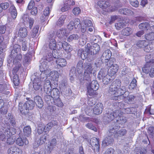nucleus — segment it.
<instances>
[{"instance_id": "nucleus-1", "label": "nucleus", "mask_w": 154, "mask_h": 154, "mask_svg": "<svg viewBox=\"0 0 154 154\" xmlns=\"http://www.w3.org/2000/svg\"><path fill=\"white\" fill-rule=\"evenodd\" d=\"M121 85L120 80L117 79L111 84L109 89L108 93L112 100H119L124 98V94L125 92L123 89L120 88Z\"/></svg>"}, {"instance_id": "nucleus-2", "label": "nucleus", "mask_w": 154, "mask_h": 154, "mask_svg": "<svg viewBox=\"0 0 154 154\" xmlns=\"http://www.w3.org/2000/svg\"><path fill=\"white\" fill-rule=\"evenodd\" d=\"M14 132L11 131V129H6L4 133L0 131V140L3 141H6L7 143L8 144L11 145L15 142V138H13V135L15 134L16 130L14 128H12Z\"/></svg>"}, {"instance_id": "nucleus-3", "label": "nucleus", "mask_w": 154, "mask_h": 154, "mask_svg": "<svg viewBox=\"0 0 154 154\" xmlns=\"http://www.w3.org/2000/svg\"><path fill=\"white\" fill-rule=\"evenodd\" d=\"M34 105L32 100L27 101L24 103L20 102L19 104V109L21 113L26 114L29 112V110L33 109Z\"/></svg>"}, {"instance_id": "nucleus-4", "label": "nucleus", "mask_w": 154, "mask_h": 154, "mask_svg": "<svg viewBox=\"0 0 154 154\" xmlns=\"http://www.w3.org/2000/svg\"><path fill=\"white\" fill-rule=\"evenodd\" d=\"M116 105L118 106V109L116 110L112 113H110L108 115V117L109 119L108 120L109 121H111L113 120L115 118L118 116L120 117L123 114V112L122 111V110L123 109V107L125 105L121 102H118L116 103Z\"/></svg>"}, {"instance_id": "nucleus-5", "label": "nucleus", "mask_w": 154, "mask_h": 154, "mask_svg": "<svg viewBox=\"0 0 154 154\" xmlns=\"http://www.w3.org/2000/svg\"><path fill=\"white\" fill-rule=\"evenodd\" d=\"M90 147L95 152H98L100 150L99 140L96 138H91L90 140Z\"/></svg>"}, {"instance_id": "nucleus-6", "label": "nucleus", "mask_w": 154, "mask_h": 154, "mask_svg": "<svg viewBox=\"0 0 154 154\" xmlns=\"http://www.w3.org/2000/svg\"><path fill=\"white\" fill-rule=\"evenodd\" d=\"M91 49L92 50V46L90 43H88L85 46V50L82 48H80L78 50V54L81 57L83 54L85 56L86 55L85 57H86L88 55L92 52Z\"/></svg>"}, {"instance_id": "nucleus-7", "label": "nucleus", "mask_w": 154, "mask_h": 154, "mask_svg": "<svg viewBox=\"0 0 154 154\" xmlns=\"http://www.w3.org/2000/svg\"><path fill=\"white\" fill-rule=\"evenodd\" d=\"M109 133L110 134V135H112V134L114 132L115 136L117 137H121L124 136L126 135L127 133V130L125 129H122L119 130V131H116L115 132V130L114 128H109Z\"/></svg>"}, {"instance_id": "nucleus-8", "label": "nucleus", "mask_w": 154, "mask_h": 154, "mask_svg": "<svg viewBox=\"0 0 154 154\" xmlns=\"http://www.w3.org/2000/svg\"><path fill=\"white\" fill-rule=\"evenodd\" d=\"M63 3L64 6L61 9L62 12L69 10L70 9L71 6H73L75 4V2L73 0H64Z\"/></svg>"}, {"instance_id": "nucleus-9", "label": "nucleus", "mask_w": 154, "mask_h": 154, "mask_svg": "<svg viewBox=\"0 0 154 154\" xmlns=\"http://www.w3.org/2000/svg\"><path fill=\"white\" fill-rule=\"evenodd\" d=\"M23 133H20L19 134V137H30L31 135L32 130L30 126L28 125L24 127L23 129Z\"/></svg>"}, {"instance_id": "nucleus-10", "label": "nucleus", "mask_w": 154, "mask_h": 154, "mask_svg": "<svg viewBox=\"0 0 154 154\" xmlns=\"http://www.w3.org/2000/svg\"><path fill=\"white\" fill-rule=\"evenodd\" d=\"M119 66L117 64H114L112 66L108 68V75L112 76L116 74L119 69Z\"/></svg>"}, {"instance_id": "nucleus-11", "label": "nucleus", "mask_w": 154, "mask_h": 154, "mask_svg": "<svg viewBox=\"0 0 154 154\" xmlns=\"http://www.w3.org/2000/svg\"><path fill=\"white\" fill-rule=\"evenodd\" d=\"M9 154H22V150L15 146L11 147L8 150Z\"/></svg>"}, {"instance_id": "nucleus-12", "label": "nucleus", "mask_w": 154, "mask_h": 154, "mask_svg": "<svg viewBox=\"0 0 154 154\" xmlns=\"http://www.w3.org/2000/svg\"><path fill=\"white\" fill-rule=\"evenodd\" d=\"M42 81L39 78H35L33 82V87L35 91L42 89Z\"/></svg>"}, {"instance_id": "nucleus-13", "label": "nucleus", "mask_w": 154, "mask_h": 154, "mask_svg": "<svg viewBox=\"0 0 154 154\" xmlns=\"http://www.w3.org/2000/svg\"><path fill=\"white\" fill-rule=\"evenodd\" d=\"M57 68H59L66 66L67 64L66 60L63 58H58L56 60Z\"/></svg>"}, {"instance_id": "nucleus-14", "label": "nucleus", "mask_w": 154, "mask_h": 154, "mask_svg": "<svg viewBox=\"0 0 154 154\" xmlns=\"http://www.w3.org/2000/svg\"><path fill=\"white\" fill-rule=\"evenodd\" d=\"M103 109V106L102 103H98L93 108V112L96 115H99L102 113Z\"/></svg>"}, {"instance_id": "nucleus-15", "label": "nucleus", "mask_w": 154, "mask_h": 154, "mask_svg": "<svg viewBox=\"0 0 154 154\" xmlns=\"http://www.w3.org/2000/svg\"><path fill=\"white\" fill-rule=\"evenodd\" d=\"M58 126V122L56 120H52L49 122L45 126V132H48L52 127Z\"/></svg>"}, {"instance_id": "nucleus-16", "label": "nucleus", "mask_w": 154, "mask_h": 154, "mask_svg": "<svg viewBox=\"0 0 154 154\" xmlns=\"http://www.w3.org/2000/svg\"><path fill=\"white\" fill-rule=\"evenodd\" d=\"M22 137H19L17 138L16 140V143L17 144L20 146H23L24 144L25 145H27L29 143V141L28 139L26 137L23 138Z\"/></svg>"}, {"instance_id": "nucleus-17", "label": "nucleus", "mask_w": 154, "mask_h": 154, "mask_svg": "<svg viewBox=\"0 0 154 154\" xmlns=\"http://www.w3.org/2000/svg\"><path fill=\"white\" fill-rule=\"evenodd\" d=\"M43 15H42L40 17V19L44 22L47 20L50 14V10L49 7H47L45 8L43 11Z\"/></svg>"}, {"instance_id": "nucleus-18", "label": "nucleus", "mask_w": 154, "mask_h": 154, "mask_svg": "<svg viewBox=\"0 0 154 154\" xmlns=\"http://www.w3.org/2000/svg\"><path fill=\"white\" fill-rule=\"evenodd\" d=\"M44 89L47 94H48L50 93L51 90V82L48 79L45 81L44 85Z\"/></svg>"}, {"instance_id": "nucleus-19", "label": "nucleus", "mask_w": 154, "mask_h": 154, "mask_svg": "<svg viewBox=\"0 0 154 154\" xmlns=\"http://www.w3.org/2000/svg\"><path fill=\"white\" fill-rule=\"evenodd\" d=\"M7 44L4 41V36L0 34V55L2 53L4 49L6 48Z\"/></svg>"}, {"instance_id": "nucleus-20", "label": "nucleus", "mask_w": 154, "mask_h": 154, "mask_svg": "<svg viewBox=\"0 0 154 154\" xmlns=\"http://www.w3.org/2000/svg\"><path fill=\"white\" fill-rule=\"evenodd\" d=\"M28 31L26 28L25 27H21L19 29L18 36L23 38L26 37L27 35Z\"/></svg>"}, {"instance_id": "nucleus-21", "label": "nucleus", "mask_w": 154, "mask_h": 154, "mask_svg": "<svg viewBox=\"0 0 154 154\" xmlns=\"http://www.w3.org/2000/svg\"><path fill=\"white\" fill-rule=\"evenodd\" d=\"M48 46L49 48L52 50V52L53 51H55L56 50V42L55 39L53 38H49Z\"/></svg>"}, {"instance_id": "nucleus-22", "label": "nucleus", "mask_w": 154, "mask_h": 154, "mask_svg": "<svg viewBox=\"0 0 154 154\" xmlns=\"http://www.w3.org/2000/svg\"><path fill=\"white\" fill-rule=\"evenodd\" d=\"M34 102L37 106L39 108H42L43 105V102L41 97L36 96L34 98Z\"/></svg>"}, {"instance_id": "nucleus-23", "label": "nucleus", "mask_w": 154, "mask_h": 154, "mask_svg": "<svg viewBox=\"0 0 154 154\" xmlns=\"http://www.w3.org/2000/svg\"><path fill=\"white\" fill-rule=\"evenodd\" d=\"M114 140L111 136H108L106 137L103 141V144L104 146H107L109 144L112 143Z\"/></svg>"}, {"instance_id": "nucleus-24", "label": "nucleus", "mask_w": 154, "mask_h": 154, "mask_svg": "<svg viewBox=\"0 0 154 154\" xmlns=\"http://www.w3.org/2000/svg\"><path fill=\"white\" fill-rule=\"evenodd\" d=\"M47 134H45L43 135L40 138L35 141V143L37 144L38 146L42 145L45 143L47 140Z\"/></svg>"}, {"instance_id": "nucleus-25", "label": "nucleus", "mask_w": 154, "mask_h": 154, "mask_svg": "<svg viewBox=\"0 0 154 154\" xmlns=\"http://www.w3.org/2000/svg\"><path fill=\"white\" fill-rule=\"evenodd\" d=\"M121 34L123 36H129L132 33V29L129 27H126L121 31Z\"/></svg>"}, {"instance_id": "nucleus-26", "label": "nucleus", "mask_w": 154, "mask_h": 154, "mask_svg": "<svg viewBox=\"0 0 154 154\" xmlns=\"http://www.w3.org/2000/svg\"><path fill=\"white\" fill-rule=\"evenodd\" d=\"M84 68L85 73H86L88 74H92L93 69L91 63H86L85 65Z\"/></svg>"}, {"instance_id": "nucleus-27", "label": "nucleus", "mask_w": 154, "mask_h": 154, "mask_svg": "<svg viewBox=\"0 0 154 154\" xmlns=\"http://www.w3.org/2000/svg\"><path fill=\"white\" fill-rule=\"evenodd\" d=\"M97 4L100 8L106 9L110 6V3L108 1H100L98 2Z\"/></svg>"}, {"instance_id": "nucleus-28", "label": "nucleus", "mask_w": 154, "mask_h": 154, "mask_svg": "<svg viewBox=\"0 0 154 154\" xmlns=\"http://www.w3.org/2000/svg\"><path fill=\"white\" fill-rule=\"evenodd\" d=\"M139 27L140 29L143 30L147 31L150 28L152 30L149 23L147 22L141 23L139 25Z\"/></svg>"}, {"instance_id": "nucleus-29", "label": "nucleus", "mask_w": 154, "mask_h": 154, "mask_svg": "<svg viewBox=\"0 0 154 154\" xmlns=\"http://www.w3.org/2000/svg\"><path fill=\"white\" fill-rule=\"evenodd\" d=\"M10 8L11 10L10 13L11 17L13 19H15L17 14L16 8L14 4L11 5Z\"/></svg>"}, {"instance_id": "nucleus-30", "label": "nucleus", "mask_w": 154, "mask_h": 154, "mask_svg": "<svg viewBox=\"0 0 154 154\" xmlns=\"http://www.w3.org/2000/svg\"><path fill=\"white\" fill-rule=\"evenodd\" d=\"M51 80L57 84L59 76V74L57 71H54L51 74Z\"/></svg>"}, {"instance_id": "nucleus-31", "label": "nucleus", "mask_w": 154, "mask_h": 154, "mask_svg": "<svg viewBox=\"0 0 154 154\" xmlns=\"http://www.w3.org/2000/svg\"><path fill=\"white\" fill-rule=\"evenodd\" d=\"M119 12L121 14L126 15H132L134 14V12L131 10L127 8H124L119 9Z\"/></svg>"}, {"instance_id": "nucleus-32", "label": "nucleus", "mask_w": 154, "mask_h": 154, "mask_svg": "<svg viewBox=\"0 0 154 154\" xmlns=\"http://www.w3.org/2000/svg\"><path fill=\"white\" fill-rule=\"evenodd\" d=\"M57 140L55 138L52 139L50 141L49 144L48 146V150L51 152L55 147L57 144Z\"/></svg>"}, {"instance_id": "nucleus-33", "label": "nucleus", "mask_w": 154, "mask_h": 154, "mask_svg": "<svg viewBox=\"0 0 154 154\" xmlns=\"http://www.w3.org/2000/svg\"><path fill=\"white\" fill-rule=\"evenodd\" d=\"M154 65H151L150 63H146L142 69L143 72L148 74L149 72L150 69Z\"/></svg>"}, {"instance_id": "nucleus-34", "label": "nucleus", "mask_w": 154, "mask_h": 154, "mask_svg": "<svg viewBox=\"0 0 154 154\" xmlns=\"http://www.w3.org/2000/svg\"><path fill=\"white\" fill-rule=\"evenodd\" d=\"M60 91L56 88H53L51 91V94L53 97L56 99H58L59 97Z\"/></svg>"}, {"instance_id": "nucleus-35", "label": "nucleus", "mask_w": 154, "mask_h": 154, "mask_svg": "<svg viewBox=\"0 0 154 154\" xmlns=\"http://www.w3.org/2000/svg\"><path fill=\"white\" fill-rule=\"evenodd\" d=\"M39 26L38 25L35 26L31 32V36L32 38H34L37 36Z\"/></svg>"}, {"instance_id": "nucleus-36", "label": "nucleus", "mask_w": 154, "mask_h": 154, "mask_svg": "<svg viewBox=\"0 0 154 154\" xmlns=\"http://www.w3.org/2000/svg\"><path fill=\"white\" fill-rule=\"evenodd\" d=\"M100 49V47L99 45L97 43H94L92 46L91 51L94 54H95L99 52Z\"/></svg>"}, {"instance_id": "nucleus-37", "label": "nucleus", "mask_w": 154, "mask_h": 154, "mask_svg": "<svg viewBox=\"0 0 154 154\" xmlns=\"http://www.w3.org/2000/svg\"><path fill=\"white\" fill-rule=\"evenodd\" d=\"M106 75V71L103 69H101L99 71L97 75V78L99 80L103 79V78L105 77Z\"/></svg>"}, {"instance_id": "nucleus-38", "label": "nucleus", "mask_w": 154, "mask_h": 154, "mask_svg": "<svg viewBox=\"0 0 154 154\" xmlns=\"http://www.w3.org/2000/svg\"><path fill=\"white\" fill-rule=\"evenodd\" d=\"M66 18V15H61L57 22V25L59 27H61L64 23L65 20Z\"/></svg>"}, {"instance_id": "nucleus-39", "label": "nucleus", "mask_w": 154, "mask_h": 154, "mask_svg": "<svg viewBox=\"0 0 154 154\" xmlns=\"http://www.w3.org/2000/svg\"><path fill=\"white\" fill-rule=\"evenodd\" d=\"M145 38L147 40L152 41L154 40V32H151L146 34L144 36Z\"/></svg>"}, {"instance_id": "nucleus-40", "label": "nucleus", "mask_w": 154, "mask_h": 154, "mask_svg": "<svg viewBox=\"0 0 154 154\" xmlns=\"http://www.w3.org/2000/svg\"><path fill=\"white\" fill-rule=\"evenodd\" d=\"M45 127V126L44 125L42 124H39L37 130L38 133L39 134H42L44 131L45 132V128H46Z\"/></svg>"}, {"instance_id": "nucleus-41", "label": "nucleus", "mask_w": 154, "mask_h": 154, "mask_svg": "<svg viewBox=\"0 0 154 154\" xmlns=\"http://www.w3.org/2000/svg\"><path fill=\"white\" fill-rule=\"evenodd\" d=\"M88 87L95 91H96L99 88L98 84L95 81H92L91 84H89Z\"/></svg>"}, {"instance_id": "nucleus-42", "label": "nucleus", "mask_w": 154, "mask_h": 154, "mask_svg": "<svg viewBox=\"0 0 154 154\" xmlns=\"http://www.w3.org/2000/svg\"><path fill=\"white\" fill-rule=\"evenodd\" d=\"M53 57H55L54 56L52 53L48 52L45 56L43 57V59L44 60H46L48 62H50L52 60Z\"/></svg>"}, {"instance_id": "nucleus-43", "label": "nucleus", "mask_w": 154, "mask_h": 154, "mask_svg": "<svg viewBox=\"0 0 154 154\" xmlns=\"http://www.w3.org/2000/svg\"><path fill=\"white\" fill-rule=\"evenodd\" d=\"M147 42L145 40H140L137 43V46L139 48H143L147 45Z\"/></svg>"}, {"instance_id": "nucleus-44", "label": "nucleus", "mask_w": 154, "mask_h": 154, "mask_svg": "<svg viewBox=\"0 0 154 154\" xmlns=\"http://www.w3.org/2000/svg\"><path fill=\"white\" fill-rule=\"evenodd\" d=\"M145 58L146 63H150L151 65L154 64V60L152 59L150 54L146 55Z\"/></svg>"}, {"instance_id": "nucleus-45", "label": "nucleus", "mask_w": 154, "mask_h": 154, "mask_svg": "<svg viewBox=\"0 0 154 154\" xmlns=\"http://www.w3.org/2000/svg\"><path fill=\"white\" fill-rule=\"evenodd\" d=\"M13 82L15 86H18L20 83L19 75L17 74L14 75L13 77Z\"/></svg>"}, {"instance_id": "nucleus-46", "label": "nucleus", "mask_w": 154, "mask_h": 154, "mask_svg": "<svg viewBox=\"0 0 154 154\" xmlns=\"http://www.w3.org/2000/svg\"><path fill=\"white\" fill-rule=\"evenodd\" d=\"M13 49L12 50L13 53H17L18 52H20L21 51V46L17 44H14L13 47Z\"/></svg>"}, {"instance_id": "nucleus-47", "label": "nucleus", "mask_w": 154, "mask_h": 154, "mask_svg": "<svg viewBox=\"0 0 154 154\" xmlns=\"http://www.w3.org/2000/svg\"><path fill=\"white\" fill-rule=\"evenodd\" d=\"M110 76L109 75H106L102 79L104 85H108L111 82L112 79Z\"/></svg>"}, {"instance_id": "nucleus-48", "label": "nucleus", "mask_w": 154, "mask_h": 154, "mask_svg": "<svg viewBox=\"0 0 154 154\" xmlns=\"http://www.w3.org/2000/svg\"><path fill=\"white\" fill-rule=\"evenodd\" d=\"M21 66V64L19 63H17L16 66L13 68L12 70V72L13 75L17 74V72Z\"/></svg>"}, {"instance_id": "nucleus-49", "label": "nucleus", "mask_w": 154, "mask_h": 154, "mask_svg": "<svg viewBox=\"0 0 154 154\" xmlns=\"http://www.w3.org/2000/svg\"><path fill=\"white\" fill-rule=\"evenodd\" d=\"M87 89L88 93L90 96H93L96 95L98 94V93L96 91H94V90L89 87H87Z\"/></svg>"}, {"instance_id": "nucleus-50", "label": "nucleus", "mask_w": 154, "mask_h": 154, "mask_svg": "<svg viewBox=\"0 0 154 154\" xmlns=\"http://www.w3.org/2000/svg\"><path fill=\"white\" fill-rule=\"evenodd\" d=\"M126 26L125 23L123 22L116 23H115V26L118 30H120Z\"/></svg>"}, {"instance_id": "nucleus-51", "label": "nucleus", "mask_w": 154, "mask_h": 154, "mask_svg": "<svg viewBox=\"0 0 154 154\" xmlns=\"http://www.w3.org/2000/svg\"><path fill=\"white\" fill-rule=\"evenodd\" d=\"M63 48L67 52H70L71 51L69 44L65 41L63 42Z\"/></svg>"}, {"instance_id": "nucleus-52", "label": "nucleus", "mask_w": 154, "mask_h": 154, "mask_svg": "<svg viewBox=\"0 0 154 154\" xmlns=\"http://www.w3.org/2000/svg\"><path fill=\"white\" fill-rule=\"evenodd\" d=\"M73 23H74V27L77 28V27H80L81 25V21L80 19L78 18H75Z\"/></svg>"}, {"instance_id": "nucleus-53", "label": "nucleus", "mask_w": 154, "mask_h": 154, "mask_svg": "<svg viewBox=\"0 0 154 154\" xmlns=\"http://www.w3.org/2000/svg\"><path fill=\"white\" fill-rule=\"evenodd\" d=\"M8 109L7 106H5L4 105L0 108V112L2 114H5L7 113Z\"/></svg>"}, {"instance_id": "nucleus-54", "label": "nucleus", "mask_w": 154, "mask_h": 154, "mask_svg": "<svg viewBox=\"0 0 154 154\" xmlns=\"http://www.w3.org/2000/svg\"><path fill=\"white\" fill-rule=\"evenodd\" d=\"M72 12L75 15L77 16L81 13V10L79 7H76L73 9Z\"/></svg>"}, {"instance_id": "nucleus-55", "label": "nucleus", "mask_w": 154, "mask_h": 154, "mask_svg": "<svg viewBox=\"0 0 154 154\" xmlns=\"http://www.w3.org/2000/svg\"><path fill=\"white\" fill-rule=\"evenodd\" d=\"M34 22V20L32 18H28L27 23L29 24V27L30 29H31Z\"/></svg>"}, {"instance_id": "nucleus-56", "label": "nucleus", "mask_w": 154, "mask_h": 154, "mask_svg": "<svg viewBox=\"0 0 154 154\" xmlns=\"http://www.w3.org/2000/svg\"><path fill=\"white\" fill-rule=\"evenodd\" d=\"M130 3L133 7L135 8H137L139 6V2L137 0L131 1Z\"/></svg>"}, {"instance_id": "nucleus-57", "label": "nucleus", "mask_w": 154, "mask_h": 154, "mask_svg": "<svg viewBox=\"0 0 154 154\" xmlns=\"http://www.w3.org/2000/svg\"><path fill=\"white\" fill-rule=\"evenodd\" d=\"M79 36L77 34H72L70 35L68 38L67 41L69 42H70L74 39H77L78 38Z\"/></svg>"}, {"instance_id": "nucleus-58", "label": "nucleus", "mask_w": 154, "mask_h": 154, "mask_svg": "<svg viewBox=\"0 0 154 154\" xmlns=\"http://www.w3.org/2000/svg\"><path fill=\"white\" fill-rule=\"evenodd\" d=\"M76 68L78 71L80 70H83V63L82 61L80 60L79 61L77 65Z\"/></svg>"}, {"instance_id": "nucleus-59", "label": "nucleus", "mask_w": 154, "mask_h": 154, "mask_svg": "<svg viewBox=\"0 0 154 154\" xmlns=\"http://www.w3.org/2000/svg\"><path fill=\"white\" fill-rule=\"evenodd\" d=\"M47 63L44 62H43L41 63V66H40V71L42 72H44L45 71V68H43L44 67H45L46 69H47V67H46L47 66Z\"/></svg>"}, {"instance_id": "nucleus-60", "label": "nucleus", "mask_w": 154, "mask_h": 154, "mask_svg": "<svg viewBox=\"0 0 154 154\" xmlns=\"http://www.w3.org/2000/svg\"><path fill=\"white\" fill-rule=\"evenodd\" d=\"M35 3L33 0H31L28 3L27 7V8L29 10H30L32 8L35 7Z\"/></svg>"}, {"instance_id": "nucleus-61", "label": "nucleus", "mask_w": 154, "mask_h": 154, "mask_svg": "<svg viewBox=\"0 0 154 154\" xmlns=\"http://www.w3.org/2000/svg\"><path fill=\"white\" fill-rule=\"evenodd\" d=\"M86 127L94 131H97V129L91 123H88L86 125Z\"/></svg>"}, {"instance_id": "nucleus-62", "label": "nucleus", "mask_w": 154, "mask_h": 154, "mask_svg": "<svg viewBox=\"0 0 154 154\" xmlns=\"http://www.w3.org/2000/svg\"><path fill=\"white\" fill-rule=\"evenodd\" d=\"M105 61L107 62V65L108 66V68L111 66L114 65L113 61L111 59H105Z\"/></svg>"}, {"instance_id": "nucleus-63", "label": "nucleus", "mask_w": 154, "mask_h": 154, "mask_svg": "<svg viewBox=\"0 0 154 154\" xmlns=\"http://www.w3.org/2000/svg\"><path fill=\"white\" fill-rule=\"evenodd\" d=\"M131 87V88L132 89H134L137 86V81L136 79L134 78L132 81L131 84L130 85Z\"/></svg>"}, {"instance_id": "nucleus-64", "label": "nucleus", "mask_w": 154, "mask_h": 154, "mask_svg": "<svg viewBox=\"0 0 154 154\" xmlns=\"http://www.w3.org/2000/svg\"><path fill=\"white\" fill-rule=\"evenodd\" d=\"M30 10V13L32 15L34 16L36 15L38 13V9L37 7H34Z\"/></svg>"}]
</instances>
